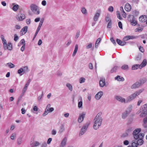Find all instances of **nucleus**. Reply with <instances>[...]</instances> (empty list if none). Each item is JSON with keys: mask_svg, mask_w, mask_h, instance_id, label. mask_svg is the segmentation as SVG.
<instances>
[{"mask_svg": "<svg viewBox=\"0 0 147 147\" xmlns=\"http://www.w3.org/2000/svg\"><path fill=\"white\" fill-rule=\"evenodd\" d=\"M99 85L101 87H103L104 86H107L105 83V78H100L99 81Z\"/></svg>", "mask_w": 147, "mask_h": 147, "instance_id": "obj_11", "label": "nucleus"}, {"mask_svg": "<svg viewBox=\"0 0 147 147\" xmlns=\"http://www.w3.org/2000/svg\"><path fill=\"white\" fill-rule=\"evenodd\" d=\"M111 22L110 21V22H109V23L108 24V25L107 26V28H111Z\"/></svg>", "mask_w": 147, "mask_h": 147, "instance_id": "obj_62", "label": "nucleus"}, {"mask_svg": "<svg viewBox=\"0 0 147 147\" xmlns=\"http://www.w3.org/2000/svg\"><path fill=\"white\" fill-rule=\"evenodd\" d=\"M66 86L70 90L72 91V85L69 83L67 84L66 85Z\"/></svg>", "mask_w": 147, "mask_h": 147, "instance_id": "obj_35", "label": "nucleus"}, {"mask_svg": "<svg viewBox=\"0 0 147 147\" xmlns=\"http://www.w3.org/2000/svg\"><path fill=\"white\" fill-rule=\"evenodd\" d=\"M115 79L119 81H123L124 80V79L123 77L121 78L120 76L119 75L115 78Z\"/></svg>", "mask_w": 147, "mask_h": 147, "instance_id": "obj_26", "label": "nucleus"}, {"mask_svg": "<svg viewBox=\"0 0 147 147\" xmlns=\"http://www.w3.org/2000/svg\"><path fill=\"white\" fill-rule=\"evenodd\" d=\"M121 14H122L124 18H125L126 17V14L124 11H123V12H121Z\"/></svg>", "mask_w": 147, "mask_h": 147, "instance_id": "obj_59", "label": "nucleus"}, {"mask_svg": "<svg viewBox=\"0 0 147 147\" xmlns=\"http://www.w3.org/2000/svg\"><path fill=\"white\" fill-rule=\"evenodd\" d=\"M140 129H136L134 131L133 134L134 139L137 140L139 138H143L144 135L143 134L140 133Z\"/></svg>", "mask_w": 147, "mask_h": 147, "instance_id": "obj_3", "label": "nucleus"}, {"mask_svg": "<svg viewBox=\"0 0 147 147\" xmlns=\"http://www.w3.org/2000/svg\"><path fill=\"white\" fill-rule=\"evenodd\" d=\"M19 39L18 36L16 34L14 35V40L15 41H17Z\"/></svg>", "mask_w": 147, "mask_h": 147, "instance_id": "obj_47", "label": "nucleus"}, {"mask_svg": "<svg viewBox=\"0 0 147 147\" xmlns=\"http://www.w3.org/2000/svg\"><path fill=\"white\" fill-rule=\"evenodd\" d=\"M101 40V38H98L96 41L95 44V47L97 48L98 47V45L100 42Z\"/></svg>", "mask_w": 147, "mask_h": 147, "instance_id": "obj_30", "label": "nucleus"}, {"mask_svg": "<svg viewBox=\"0 0 147 147\" xmlns=\"http://www.w3.org/2000/svg\"><path fill=\"white\" fill-rule=\"evenodd\" d=\"M80 31H78L75 36V38L77 39L78 38L80 35Z\"/></svg>", "mask_w": 147, "mask_h": 147, "instance_id": "obj_49", "label": "nucleus"}, {"mask_svg": "<svg viewBox=\"0 0 147 147\" xmlns=\"http://www.w3.org/2000/svg\"><path fill=\"white\" fill-rule=\"evenodd\" d=\"M140 66L139 64H135L133 65L131 67V69L132 70H135L138 69V68L140 69Z\"/></svg>", "mask_w": 147, "mask_h": 147, "instance_id": "obj_28", "label": "nucleus"}, {"mask_svg": "<svg viewBox=\"0 0 147 147\" xmlns=\"http://www.w3.org/2000/svg\"><path fill=\"white\" fill-rule=\"evenodd\" d=\"M81 11L85 15L87 14L86 10L84 7H82L81 8Z\"/></svg>", "mask_w": 147, "mask_h": 147, "instance_id": "obj_34", "label": "nucleus"}, {"mask_svg": "<svg viewBox=\"0 0 147 147\" xmlns=\"http://www.w3.org/2000/svg\"><path fill=\"white\" fill-rule=\"evenodd\" d=\"M64 131V126L63 125H62L60 127V129L59 131V133H61L63 132Z\"/></svg>", "mask_w": 147, "mask_h": 147, "instance_id": "obj_39", "label": "nucleus"}, {"mask_svg": "<svg viewBox=\"0 0 147 147\" xmlns=\"http://www.w3.org/2000/svg\"><path fill=\"white\" fill-rule=\"evenodd\" d=\"M18 72L19 74H21L22 73H23V70L22 69V68H21L19 69L18 70Z\"/></svg>", "mask_w": 147, "mask_h": 147, "instance_id": "obj_52", "label": "nucleus"}, {"mask_svg": "<svg viewBox=\"0 0 147 147\" xmlns=\"http://www.w3.org/2000/svg\"><path fill=\"white\" fill-rule=\"evenodd\" d=\"M143 29V28H137L135 30V31L136 32H139V31H142V30Z\"/></svg>", "mask_w": 147, "mask_h": 147, "instance_id": "obj_50", "label": "nucleus"}, {"mask_svg": "<svg viewBox=\"0 0 147 147\" xmlns=\"http://www.w3.org/2000/svg\"><path fill=\"white\" fill-rule=\"evenodd\" d=\"M30 9L32 12L36 11L38 8V7L36 4H32L30 6Z\"/></svg>", "mask_w": 147, "mask_h": 147, "instance_id": "obj_8", "label": "nucleus"}, {"mask_svg": "<svg viewBox=\"0 0 147 147\" xmlns=\"http://www.w3.org/2000/svg\"><path fill=\"white\" fill-rule=\"evenodd\" d=\"M133 130V129L132 127H128L127 130L126 132L127 134H129L130 132L131 131Z\"/></svg>", "mask_w": 147, "mask_h": 147, "instance_id": "obj_43", "label": "nucleus"}, {"mask_svg": "<svg viewBox=\"0 0 147 147\" xmlns=\"http://www.w3.org/2000/svg\"><path fill=\"white\" fill-rule=\"evenodd\" d=\"M147 16L144 15L140 16L139 18V20L140 22L142 23L145 22L147 20Z\"/></svg>", "mask_w": 147, "mask_h": 147, "instance_id": "obj_15", "label": "nucleus"}, {"mask_svg": "<svg viewBox=\"0 0 147 147\" xmlns=\"http://www.w3.org/2000/svg\"><path fill=\"white\" fill-rule=\"evenodd\" d=\"M115 98L118 101L121 102L127 103V102L125 98L119 96H116L115 97Z\"/></svg>", "mask_w": 147, "mask_h": 147, "instance_id": "obj_10", "label": "nucleus"}, {"mask_svg": "<svg viewBox=\"0 0 147 147\" xmlns=\"http://www.w3.org/2000/svg\"><path fill=\"white\" fill-rule=\"evenodd\" d=\"M98 11V12L96 13L93 18V20L95 22L98 20V18H99L100 15V10Z\"/></svg>", "mask_w": 147, "mask_h": 147, "instance_id": "obj_16", "label": "nucleus"}, {"mask_svg": "<svg viewBox=\"0 0 147 147\" xmlns=\"http://www.w3.org/2000/svg\"><path fill=\"white\" fill-rule=\"evenodd\" d=\"M102 114L101 112L99 113L94 119L93 121L94 123L93 128L95 129H97L101 125L102 120L101 117Z\"/></svg>", "mask_w": 147, "mask_h": 147, "instance_id": "obj_1", "label": "nucleus"}, {"mask_svg": "<svg viewBox=\"0 0 147 147\" xmlns=\"http://www.w3.org/2000/svg\"><path fill=\"white\" fill-rule=\"evenodd\" d=\"M147 63V61L146 59H144L141 63L140 65V69H141L142 67H145Z\"/></svg>", "mask_w": 147, "mask_h": 147, "instance_id": "obj_24", "label": "nucleus"}, {"mask_svg": "<svg viewBox=\"0 0 147 147\" xmlns=\"http://www.w3.org/2000/svg\"><path fill=\"white\" fill-rule=\"evenodd\" d=\"M147 79L146 78H144L141 79L139 81V83L141 85H142L146 82Z\"/></svg>", "mask_w": 147, "mask_h": 147, "instance_id": "obj_27", "label": "nucleus"}, {"mask_svg": "<svg viewBox=\"0 0 147 147\" xmlns=\"http://www.w3.org/2000/svg\"><path fill=\"white\" fill-rule=\"evenodd\" d=\"M116 13L117 16V18L120 20H122V18L121 16V15L119 13V12L118 11H117L116 12Z\"/></svg>", "mask_w": 147, "mask_h": 147, "instance_id": "obj_40", "label": "nucleus"}, {"mask_svg": "<svg viewBox=\"0 0 147 147\" xmlns=\"http://www.w3.org/2000/svg\"><path fill=\"white\" fill-rule=\"evenodd\" d=\"M143 138H139L137 140V143L138 145H142L144 143V141L142 140Z\"/></svg>", "mask_w": 147, "mask_h": 147, "instance_id": "obj_25", "label": "nucleus"}, {"mask_svg": "<svg viewBox=\"0 0 147 147\" xmlns=\"http://www.w3.org/2000/svg\"><path fill=\"white\" fill-rule=\"evenodd\" d=\"M19 5H15L13 7L12 9L14 11H17Z\"/></svg>", "mask_w": 147, "mask_h": 147, "instance_id": "obj_36", "label": "nucleus"}, {"mask_svg": "<svg viewBox=\"0 0 147 147\" xmlns=\"http://www.w3.org/2000/svg\"><path fill=\"white\" fill-rule=\"evenodd\" d=\"M127 19L130 22L132 25L135 26L137 24V22L135 21L134 17L133 15H129L127 17Z\"/></svg>", "mask_w": 147, "mask_h": 147, "instance_id": "obj_6", "label": "nucleus"}, {"mask_svg": "<svg viewBox=\"0 0 147 147\" xmlns=\"http://www.w3.org/2000/svg\"><path fill=\"white\" fill-rule=\"evenodd\" d=\"M141 86V85L140 84L139 82H137L131 86V89H134L136 88H138L140 87Z\"/></svg>", "mask_w": 147, "mask_h": 147, "instance_id": "obj_20", "label": "nucleus"}, {"mask_svg": "<svg viewBox=\"0 0 147 147\" xmlns=\"http://www.w3.org/2000/svg\"><path fill=\"white\" fill-rule=\"evenodd\" d=\"M22 138L20 137L18 138L17 140V143L18 145H20L22 142Z\"/></svg>", "mask_w": 147, "mask_h": 147, "instance_id": "obj_31", "label": "nucleus"}, {"mask_svg": "<svg viewBox=\"0 0 147 147\" xmlns=\"http://www.w3.org/2000/svg\"><path fill=\"white\" fill-rule=\"evenodd\" d=\"M118 26L119 28L121 29H122V25L121 22H118Z\"/></svg>", "mask_w": 147, "mask_h": 147, "instance_id": "obj_61", "label": "nucleus"}, {"mask_svg": "<svg viewBox=\"0 0 147 147\" xmlns=\"http://www.w3.org/2000/svg\"><path fill=\"white\" fill-rule=\"evenodd\" d=\"M22 69L23 70V73L21 74L20 76H22L23 74L27 72L28 69V67L27 66L24 67H23V68H22Z\"/></svg>", "mask_w": 147, "mask_h": 147, "instance_id": "obj_32", "label": "nucleus"}, {"mask_svg": "<svg viewBox=\"0 0 147 147\" xmlns=\"http://www.w3.org/2000/svg\"><path fill=\"white\" fill-rule=\"evenodd\" d=\"M116 42L118 44L121 46H123L126 44V42L125 41H122L118 39H117Z\"/></svg>", "mask_w": 147, "mask_h": 147, "instance_id": "obj_23", "label": "nucleus"}, {"mask_svg": "<svg viewBox=\"0 0 147 147\" xmlns=\"http://www.w3.org/2000/svg\"><path fill=\"white\" fill-rule=\"evenodd\" d=\"M49 110L47 109H46L45 111L44 112V113H43L42 115L43 116H45L48 114L49 113Z\"/></svg>", "mask_w": 147, "mask_h": 147, "instance_id": "obj_44", "label": "nucleus"}, {"mask_svg": "<svg viewBox=\"0 0 147 147\" xmlns=\"http://www.w3.org/2000/svg\"><path fill=\"white\" fill-rule=\"evenodd\" d=\"M138 38L137 36H127L124 37L123 40L124 41H127L129 39H133Z\"/></svg>", "mask_w": 147, "mask_h": 147, "instance_id": "obj_13", "label": "nucleus"}, {"mask_svg": "<svg viewBox=\"0 0 147 147\" xmlns=\"http://www.w3.org/2000/svg\"><path fill=\"white\" fill-rule=\"evenodd\" d=\"M143 123L145 124L147 123V117H145L143 120Z\"/></svg>", "mask_w": 147, "mask_h": 147, "instance_id": "obj_54", "label": "nucleus"}, {"mask_svg": "<svg viewBox=\"0 0 147 147\" xmlns=\"http://www.w3.org/2000/svg\"><path fill=\"white\" fill-rule=\"evenodd\" d=\"M108 11L111 12H112L113 11V7L112 6H110L108 8Z\"/></svg>", "mask_w": 147, "mask_h": 147, "instance_id": "obj_51", "label": "nucleus"}, {"mask_svg": "<svg viewBox=\"0 0 147 147\" xmlns=\"http://www.w3.org/2000/svg\"><path fill=\"white\" fill-rule=\"evenodd\" d=\"M31 20L30 19H28L26 20V23L27 24L29 25L30 24Z\"/></svg>", "mask_w": 147, "mask_h": 147, "instance_id": "obj_55", "label": "nucleus"}, {"mask_svg": "<svg viewBox=\"0 0 147 147\" xmlns=\"http://www.w3.org/2000/svg\"><path fill=\"white\" fill-rule=\"evenodd\" d=\"M85 79L84 78H81L80 79V83H84L85 82Z\"/></svg>", "mask_w": 147, "mask_h": 147, "instance_id": "obj_46", "label": "nucleus"}, {"mask_svg": "<svg viewBox=\"0 0 147 147\" xmlns=\"http://www.w3.org/2000/svg\"><path fill=\"white\" fill-rule=\"evenodd\" d=\"M47 3L46 1L45 0H43L41 2L42 5L44 6H45L46 5Z\"/></svg>", "mask_w": 147, "mask_h": 147, "instance_id": "obj_57", "label": "nucleus"}, {"mask_svg": "<svg viewBox=\"0 0 147 147\" xmlns=\"http://www.w3.org/2000/svg\"><path fill=\"white\" fill-rule=\"evenodd\" d=\"M21 111H22V113L23 114H24L26 112V111L24 109V108H22L21 109Z\"/></svg>", "mask_w": 147, "mask_h": 147, "instance_id": "obj_64", "label": "nucleus"}, {"mask_svg": "<svg viewBox=\"0 0 147 147\" xmlns=\"http://www.w3.org/2000/svg\"><path fill=\"white\" fill-rule=\"evenodd\" d=\"M139 50L142 52L143 53L144 51V49L142 47H140L139 48Z\"/></svg>", "mask_w": 147, "mask_h": 147, "instance_id": "obj_60", "label": "nucleus"}, {"mask_svg": "<svg viewBox=\"0 0 147 147\" xmlns=\"http://www.w3.org/2000/svg\"><path fill=\"white\" fill-rule=\"evenodd\" d=\"M27 87H28L26 86H25L22 90V94H23L25 93V92H26V91L27 90Z\"/></svg>", "mask_w": 147, "mask_h": 147, "instance_id": "obj_45", "label": "nucleus"}, {"mask_svg": "<svg viewBox=\"0 0 147 147\" xmlns=\"http://www.w3.org/2000/svg\"><path fill=\"white\" fill-rule=\"evenodd\" d=\"M111 41L113 44L115 45L116 44L115 41L114 40L113 38H111L110 39Z\"/></svg>", "mask_w": 147, "mask_h": 147, "instance_id": "obj_53", "label": "nucleus"}, {"mask_svg": "<svg viewBox=\"0 0 147 147\" xmlns=\"http://www.w3.org/2000/svg\"><path fill=\"white\" fill-rule=\"evenodd\" d=\"M123 144L125 145H128L129 144V142L127 140H125L123 142Z\"/></svg>", "mask_w": 147, "mask_h": 147, "instance_id": "obj_63", "label": "nucleus"}, {"mask_svg": "<svg viewBox=\"0 0 147 147\" xmlns=\"http://www.w3.org/2000/svg\"><path fill=\"white\" fill-rule=\"evenodd\" d=\"M79 101L78 102V107L79 109L81 108L82 109V98L81 97H80L78 101Z\"/></svg>", "mask_w": 147, "mask_h": 147, "instance_id": "obj_22", "label": "nucleus"}, {"mask_svg": "<svg viewBox=\"0 0 147 147\" xmlns=\"http://www.w3.org/2000/svg\"><path fill=\"white\" fill-rule=\"evenodd\" d=\"M78 45H76L75 46L74 50L72 55V57H74L76 55L78 50Z\"/></svg>", "mask_w": 147, "mask_h": 147, "instance_id": "obj_29", "label": "nucleus"}, {"mask_svg": "<svg viewBox=\"0 0 147 147\" xmlns=\"http://www.w3.org/2000/svg\"><path fill=\"white\" fill-rule=\"evenodd\" d=\"M67 139L66 137L64 138L61 141L60 145L61 147H64L66 144Z\"/></svg>", "mask_w": 147, "mask_h": 147, "instance_id": "obj_18", "label": "nucleus"}, {"mask_svg": "<svg viewBox=\"0 0 147 147\" xmlns=\"http://www.w3.org/2000/svg\"><path fill=\"white\" fill-rule=\"evenodd\" d=\"M131 108H128L124 112L122 113L121 115L122 118L123 119H126L131 112Z\"/></svg>", "mask_w": 147, "mask_h": 147, "instance_id": "obj_5", "label": "nucleus"}, {"mask_svg": "<svg viewBox=\"0 0 147 147\" xmlns=\"http://www.w3.org/2000/svg\"><path fill=\"white\" fill-rule=\"evenodd\" d=\"M4 47L5 49H7L10 51L12 49L11 43L10 42H8Z\"/></svg>", "mask_w": 147, "mask_h": 147, "instance_id": "obj_17", "label": "nucleus"}, {"mask_svg": "<svg viewBox=\"0 0 147 147\" xmlns=\"http://www.w3.org/2000/svg\"><path fill=\"white\" fill-rule=\"evenodd\" d=\"M17 20L20 21H22L25 18V15L24 14L19 13L16 16Z\"/></svg>", "mask_w": 147, "mask_h": 147, "instance_id": "obj_7", "label": "nucleus"}, {"mask_svg": "<svg viewBox=\"0 0 147 147\" xmlns=\"http://www.w3.org/2000/svg\"><path fill=\"white\" fill-rule=\"evenodd\" d=\"M140 110V111L137 112V114H138L140 113L141 112V110H142L143 111L147 112V103L142 106Z\"/></svg>", "mask_w": 147, "mask_h": 147, "instance_id": "obj_12", "label": "nucleus"}, {"mask_svg": "<svg viewBox=\"0 0 147 147\" xmlns=\"http://www.w3.org/2000/svg\"><path fill=\"white\" fill-rule=\"evenodd\" d=\"M103 92L100 91L98 92L95 95V98L97 100H99L103 95Z\"/></svg>", "mask_w": 147, "mask_h": 147, "instance_id": "obj_14", "label": "nucleus"}, {"mask_svg": "<svg viewBox=\"0 0 147 147\" xmlns=\"http://www.w3.org/2000/svg\"><path fill=\"white\" fill-rule=\"evenodd\" d=\"M40 144V143L36 141L34 142L33 145L34 146H37Z\"/></svg>", "mask_w": 147, "mask_h": 147, "instance_id": "obj_48", "label": "nucleus"}, {"mask_svg": "<svg viewBox=\"0 0 147 147\" xmlns=\"http://www.w3.org/2000/svg\"><path fill=\"white\" fill-rule=\"evenodd\" d=\"M125 10L127 11H130L131 9V5L128 3H127L125 6Z\"/></svg>", "mask_w": 147, "mask_h": 147, "instance_id": "obj_21", "label": "nucleus"}, {"mask_svg": "<svg viewBox=\"0 0 147 147\" xmlns=\"http://www.w3.org/2000/svg\"><path fill=\"white\" fill-rule=\"evenodd\" d=\"M89 125L90 123L88 122L83 125L80 132L79 135L80 136L83 135L86 132Z\"/></svg>", "mask_w": 147, "mask_h": 147, "instance_id": "obj_4", "label": "nucleus"}, {"mask_svg": "<svg viewBox=\"0 0 147 147\" xmlns=\"http://www.w3.org/2000/svg\"><path fill=\"white\" fill-rule=\"evenodd\" d=\"M118 68V67L117 66H114L111 70V73H113L114 72H115L116 70Z\"/></svg>", "mask_w": 147, "mask_h": 147, "instance_id": "obj_33", "label": "nucleus"}, {"mask_svg": "<svg viewBox=\"0 0 147 147\" xmlns=\"http://www.w3.org/2000/svg\"><path fill=\"white\" fill-rule=\"evenodd\" d=\"M21 43L23 44V45H25L26 43L24 39H22L20 41Z\"/></svg>", "mask_w": 147, "mask_h": 147, "instance_id": "obj_56", "label": "nucleus"}, {"mask_svg": "<svg viewBox=\"0 0 147 147\" xmlns=\"http://www.w3.org/2000/svg\"><path fill=\"white\" fill-rule=\"evenodd\" d=\"M144 90V88H142L135 92L134 93L132 94L126 98L127 102H129L133 100L136 97L138 96L140 94L142 93Z\"/></svg>", "mask_w": 147, "mask_h": 147, "instance_id": "obj_2", "label": "nucleus"}, {"mask_svg": "<svg viewBox=\"0 0 147 147\" xmlns=\"http://www.w3.org/2000/svg\"><path fill=\"white\" fill-rule=\"evenodd\" d=\"M147 114V112L146 111H143L142 113H141L140 116V117H144Z\"/></svg>", "mask_w": 147, "mask_h": 147, "instance_id": "obj_42", "label": "nucleus"}, {"mask_svg": "<svg viewBox=\"0 0 147 147\" xmlns=\"http://www.w3.org/2000/svg\"><path fill=\"white\" fill-rule=\"evenodd\" d=\"M85 114L86 113L83 112L80 115L79 117L78 118V122L79 123H81L83 121L84 118L85 117Z\"/></svg>", "mask_w": 147, "mask_h": 147, "instance_id": "obj_9", "label": "nucleus"}, {"mask_svg": "<svg viewBox=\"0 0 147 147\" xmlns=\"http://www.w3.org/2000/svg\"><path fill=\"white\" fill-rule=\"evenodd\" d=\"M138 145L137 142H135L133 141H132L131 146L132 147H137Z\"/></svg>", "mask_w": 147, "mask_h": 147, "instance_id": "obj_38", "label": "nucleus"}, {"mask_svg": "<svg viewBox=\"0 0 147 147\" xmlns=\"http://www.w3.org/2000/svg\"><path fill=\"white\" fill-rule=\"evenodd\" d=\"M121 68L123 70H127L128 68V65H124L121 67Z\"/></svg>", "mask_w": 147, "mask_h": 147, "instance_id": "obj_37", "label": "nucleus"}, {"mask_svg": "<svg viewBox=\"0 0 147 147\" xmlns=\"http://www.w3.org/2000/svg\"><path fill=\"white\" fill-rule=\"evenodd\" d=\"M92 47V44L91 43H89V44L86 46L87 49H89Z\"/></svg>", "mask_w": 147, "mask_h": 147, "instance_id": "obj_58", "label": "nucleus"}, {"mask_svg": "<svg viewBox=\"0 0 147 147\" xmlns=\"http://www.w3.org/2000/svg\"><path fill=\"white\" fill-rule=\"evenodd\" d=\"M28 27L25 26L20 31L21 35H23L25 34L27 31Z\"/></svg>", "mask_w": 147, "mask_h": 147, "instance_id": "obj_19", "label": "nucleus"}, {"mask_svg": "<svg viewBox=\"0 0 147 147\" xmlns=\"http://www.w3.org/2000/svg\"><path fill=\"white\" fill-rule=\"evenodd\" d=\"M8 65L9 67L10 68H13L15 67V65L11 63H9L7 64Z\"/></svg>", "mask_w": 147, "mask_h": 147, "instance_id": "obj_41", "label": "nucleus"}]
</instances>
